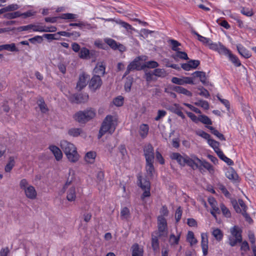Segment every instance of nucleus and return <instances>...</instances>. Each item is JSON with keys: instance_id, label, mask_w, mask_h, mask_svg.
Listing matches in <instances>:
<instances>
[{"instance_id": "2eb2a0df", "label": "nucleus", "mask_w": 256, "mask_h": 256, "mask_svg": "<svg viewBox=\"0 0 256 256\" xmlns=\"http://www.w3.org/2000/svg\"><path fill=\"white\" fill-rule=\"evenodd\" d=\"M105 64L103 62H98L94 68V72L96 76H103L105 72Z\"/></svg>"}, {"instance_id": "6ab92c4d", "label": "nucleus", "mask_w": 256, "mask_h": 256, "mask_svg": "<svg viewBox=\"0 0 256 256\" xmlns=\"http://www.w3.org/2000/svg\"><path fill=\"white\" fill-rule=\"evenodd\" d=\"M226 176L227 178L232 180L234 182H236L238 178V175L232 168H230L226 172Z\"/></svg>"}, {"instance_id": "a19ab883", "label": "nucleus", "mask_w": 256, "mask_h": 256, "mask_svg": "<svg viewBox=\"0 0 256 256\" xmlns=\"http://www.w3.org/2000/svg\"><path fill=\"white\" fill-rule=\"evenodd\" d=\"M187 240L190 243L191 246L196 244L198 242L197 240L194 236V232L189 231L187 236Z\"/></svg>"}, {"instance_id": "72a5a7b5", "label": "nucleus", "mask_w": 256, "mask_h": 256, "mask_svg": "<svg viewBox=\"0 0 256 256\" xmlns=\"http://www.w3.org/2000/svg\"><path fill=\"white\" fill-rule=\"evenodd\" d=\"M175 55H172V56L173 58L176 60L178 58L184 59L186 60H188V58L186 52H180L179 50L176 52Z\"/></svg>"}, {"instance_id": "39448f33", "label": "nucleus", "mask_w": 256, "mask_h": 256, "mask_svg": "<svg viewBox=\"0 0 256 256\" xmlns=\"http://www.w3.org/2000/svg\"><path fill=\"white\" fill-rule=\"evenodd\" d=\"M112 126V116L108 115L104 120L98 134V138L100 139L102 136L108 132Z\"/></svg>"}, {"instance_id": "2f4dec72", "label": "nucleus", "mask_w": 256, "mask_h": 256, "mask_svg": "<svg viewBox=\"0 0 256 256\" xmlns=\"http://www.w3.org/2000/svg\"><path fill=\"white\" fill-rule=\"evenodd\" d=\"M208 202L212 206V209L217 212V214H220V210L217 206V202L215 199L213 197H210L208 198Z\"/></svg>"}, {"instance_id": "f3484780", "label": "nucleus", "mask_w": 256, "mask_h": 256, "mask_svg": "<svg viewBox=\"0 0 256 256\" xmlns=\"http://www.w3.org/2000/svg\"><path fill=\"white\" fill-rule=\"evenodd\" d=\"M230 236L242 240V230L238 226H235L230 228Z\"/></svg>"}, {"instance_id": "e433bc0d", "label": "nucleus", "mask_w": 256, "mask_h": 256, "mask_svg": "<svg viewBox=\"0 0 256 256\" xmlns=\"http://www.w3.org/2000/svg\"><path fill=\"white\" fill-rule=\"evenodd\" d=\"M192 33L198 36V39L199 41L201 42L207 46H208L210 42V40L200 35L198 33L194 30L192 31Z\"/></svg>"}, {"instance_id": "5701e85b", "label": "nucleus", "mask_w": 256, "mask_h": 256, "mask_svg": "<svg viewBox=\"0 0 256 256\" xmlns=\"http://www.w3.org/2000/svg\"><path fill=\"white\" fill-rule=\"evenodd\" d=\"M82 133V130L80 128H72L68 130V134L70 136L78 137Z\"/></svg>"}, {"instance_id": "680f3d73", "label": "nucleus", "mask_w": 256, "mask_h": 256, "mask_svg": "<svg viewBox=\"0 0 256 256\" xmlns=\"http://www.w3.org/2000/svg\"><path fill=\"white\" fill-rule=\"evenodd\" d=\"M208 142V144L214 150L219 148L220 143L210 138Z\"/></svg>"}, {"instance_id": "c85d7f7f", "label": "nucleus", "mask_w": 256, "mask_h": 256, "mask_svg": "<svg viewBox=\"0 0 256 256\" xmlns=\"http://www.w3.org/2000/svg\"><path fill=\"white\" fill-rule=\"evenodd\" d=\"M158 66V64L154 60H150L146 62L144 64L142 65V70L146 68H154Z\"/></svg>"}, {"instance_id": "dca6fc26", "label": "nucleus", "mask_w": 256, "mask_h": 256, "mask_svg": "<svg viewBox=\"0 0 256 256\" xmlns=\"http://www.w3.org/2000/svg\"><path fill=\"white\" fill-rule=\"evenodd\" d=\"M88 94H78L74 96V100H72V102L76 104L85 102L88 101Z\"/></svg>"}, {"instance_id": "7c9ffc66", "label": "nucleus", "mask_w": 256, "mask_h": 256, "mask_svg": "<svg viewBox=\"0 0 256 256\" xmlns=\"http://www.w3.org/2000/svg\"><path fill=\"white\" fill-rule=\"evenodd\" d=\"M237 49L239 53L244 58H248L251 56V54L249 51L246 50L245 48L242 46L241 45L237 46Z\"/></svg>"}, {"instance_id": "0e129e2a", "label": "nucleus", "mask_w": 256, "mask_h": 256, "mask_svg": "<svg viewBox=\"0 0 256 256\" xmlns=\"http://www.w3.org/2000/svg\"><path fill=\"white\" fill-rule=\"evenodd\" d=\"M121 217L124 219H127L130 216V210L127 208H124L122 209L121 212Z\"/></svg>"}, {"instance_id": "338daca9", "label": "nucleus", "mask_w": 256, "mask_h": 256, "mask_svg": "<svg viewBox=\"0 0 256 256\" xmlns=\"http://www.w3.org/2000/svg\"><path fill=\"white\" fill-rule=\"evenodd\" d=\"M216 97L218 98V100L225 106L227 110L229 111L230 110V104L228 100H227L221 98L218 95H217Z\"/></svg>"}, {"instance_id": "774afa93", "label": "nucleus", "mask_w": 256, "mask_h": 256, "mask_svg": "<svg viewBox=\"0 0 256 256\" xmlns=\"http://www.w3.org/2000/svg\"><path fill=\"white\" fill-rule=\"evenodd\" d=\"M194 76L192 77H184L183 78L184 84H195L194 82Z\"/></svg>"}, {"instance_id": "4d7b16f0", "label": "nucleus", "mask_w": 256, "mask_h": 256, "mask_svg": "<svg viewBox=\"0 0 256 256\" xmlns=\"http://www.w3.org/2000/svg\"><path fill=\"white\" fill-rule=\"evenodd\" d=\"M32 30L34 32H45V26L32 24Z\"/></svg>"}, {"instance_id": "1a4fd4ad", "label": "nucleus", "mask_w": 256, "mask_h": 256, "mask_svg": "<svg viewBox=\"0 0 256 256\" xmlns=\"http://www.w3.org/2000/svg\"><path fill=\"white\" fill-rule=\"evenodd\" d=\"M88 79V75L84 73L80 74L76 86L77 90L80 91L84 88L86 86Z\"/></svg>"}, {"instance_id": "6e6d98bb", "label": "nucleus", "mask_w": 256, "mask_h": 256, "mask_svg": "<svg viewBox=\"0 0 256 256\" xmlns=\"http://www.w3.org/2000/svg\"><path fill=\"white\" fill-rule=\"evenodd\" d=\"M180 236H176L174 234H171L170 236L169 242L171 245L177 244L178 243Z\"/></svg>"}, {"instance_id": "052dcab7", "label": "nucleus", "mask_w": 256, "mask_h": 256, "mask_svg": "<svg viewBox=\"0 0 256 256\" xmlns=\"http://www.w3.org/2000/svg\"><path fill=\"white\" fill-rule=\"evenodd\" d=\"M154 76V72H152L148 70L145 71L144 77L147 82H149L152 80Z\"/></svg>"}, {"instance_id": "f257e3e1", "label": "nucleus", "mask_w": 256, "mask_h": 256, "mask_svg": "<svg viewBox=\"0 0 256 256\" xmlns=\"http://www.w3.org/2000/svg\"><path fill=\"white\" fill-rule=\"evenodd\" d=\"M60 146L69 160H78L80 156L74 144L66 140L60 142Z\"/></svg>"}, {"instance_id": "6e6552de", "label": "nucleus", "mask_w": 256, "mask_h": 256, "mask_svg": "<svg viewBox=\"0 0 256 256\" xmlns=\"http://www.w3.org/2000/svg\"><path fill=\"white\" fill-rule=\"evenodd\" d=\"M102 84V81L100 76L94 75L90 80L89 87L91 90L95 91L100 87Z\"/></svg>"}, {"instance_id": "7ed1b4c3", "label": "nucleus", "mask_w": 256, "mask_h": 256, "mask_svg": "<svg viewBox=\"0 0 256 256\" xmlns=\"http://www.w3.org/2000/svg\"><path fill=\"white\" fill-rule=\"evenodd\" d=\"M138 185L144 191L142 195L141 198L144 200V198L149 197L150 196V184L148 180L143 178L140 175L138 176Z\"/></svg>"}, {"instance_id": "4be33fe9", "label": "nucleus", "mask_w": 256, "mask_h": 256, "mask_svg": "<svg viewBox=\"0 0 256 256\" xmlns=\"http://www.w3.org/2000/svg\"><path fill=\"white\" fill-rule=\"evenodd\" d=\"M176 162L182 166L187 165L194 170L196 169L198 166V164L196 163V161H176Z\"/></svg>"}, {"instance_id": "864d4df0", "label": "nucleus", "mask_w": 256, "mask_h": 256, "mask_svg": "<svg viewBox=\"0 0 256 256\" xmlns=\"http://www.w3.org/2000/svg\"><path fill=\"white\" fill-rule=\"evenodd\" d=\"M94 45L99 48H102L104 50H107L108 49V46L106 45V44L102 42V40H95Z\"/></svg>"}, {"instance_id": "0eeeda50", "label": "nucleus", "mask_w": 256, "mask_h": 256, "mask_svg": "<svg viewBox=\"0 0 256 256\" xmlns=\"http://www.w3.org/2000/svg\"><path fill=\"white\" fill-rule=\"evenodd\" d=\"M212 50L217 51L220 54L226 55L229 52V50L220 43H213L210 42L208 46Z\"/></svg>"}, {"instance_id": "bf43d9fd", "label": "nucleus", "mask_w": 256, "mask_h": 256, "mask_svg": "<svg viewBox=\"0 0 256 256\" xmlns=\"http://www.w3.org/2000/svg\"><path fill=\"white\" fill-rule=\"evenodd\" d=\"M198 89L200 91V92L199 93L200 96H204L206 98H208L210 96L209 92L204 87H199L198 88Z\"/></svg>"}, {"instance_id": "412c9836", "label": "nucleus", "mask_w": 256, "mask_h": 256, "mask_svg": "<svg viewBox=\"0 0 256 256\" xmlns=\"http://www.w3.org/2000/svg\"><path fill=\"white\" fill-rule=\"evenodd\" d=\"M132 256H143V249L137 244H134L132 247Z\"/></svg>"}, {"instance_id": "c9c22d12", "label": "nucleus", "mask_w": 256, "mask_h": 256, "mask_svg": "<svg viewBox=\"0 0 256 256\" xmlns=\"http://www.w3.org/2000/svg\"><path fill=\"white\" fill-rule=\"evenodd\" d=\"M113 50H118L120 52H122L126 50V47L122 44L117 42L113 40Z\"/></svg>"}, {"instance_id": "423d86ee", "label": "nucleus", "mask_w": 256, "mask_h": 256, "mask_svg": "<svg viewBox=\"0 0 256 256\" xmlns=\"http://www.w3.org/2000/svg\"><path fill=\"white\" fill-rule=\"evenodd\" d=\"M140 56L136 57L127 66L126 71L124 72V76L128 74L132 71L142 70V65L140 64Z\"/></svg>"}, {"instance_id": "393cba45", "label": "nucleus", "mask_w": 256, "mask_h": 256, "mask_svg": "<svg viewBox=\"0 0 256 256\" xmlns=\"http://www.w3.org/2000/svg\"><path fill=\"white\" fill-rule=\"evenodd\" d=\"M76 188L74 187L70 188L68 191L66 198L68 201H74L76 200Z\"/></svg>"}, {"instance_id": "69168bd1", "label": "nucleus", "mask_w": 256, "mask_h": 256, "mask_svg": "<svg viewBox=\"0 0 256 256\" xmlns=\"http://www.w3.org/2000/svg\"><path fill=\"white\" fill-rule=\"evenodd\" d=\"M170 158L174 160H188L186 158H187L184 157L183 156H181L178 153H174L172 154Z\"/></svg>"}, {"instance_id": "b1692460", "label": "nucleus", "mask_w": 256, "mask_h": 256, "mask_svg": "<svg viewBox=\"0 0 256 256\" xmlns=\"http://www.w3.org/2000/svg\"><path fill=\"white\" fill-rule=\"evenodd\" d=\"M212 235L218 241H220L223 238V233L222 230L218 228H212Z\"/></svg>"}, {"instance_id": "20e7f679", "label": "nucleus", "mask_w": 256, "mask_h": 256, "mask_svg": "<svg viewBox=\"0 0 256 256\" xmlns=\"http://www.w3.org/2000/svg\"><path fill=\"white\" fill-rule=\"evenodd\" d=\"M158 228L160 237H166L168 234L167 222L166 218L162 216L158 217Z\"/></svg>"}, {"instance_id": "49530a36", "label": "nucleus", "mask_w": 256, "mask_h": 256, "mask_svg": "<svg viewBox=\"0 0 256 256\" xmlns=\"http://www.w3.org/2000/svg\"><path fill=\"white\" fill-rule=\"evenodd\" d=\"M124 98L121 96H119L113 100V104L116 106H122L124 104Z\"/></svg>"}, {"instance_id": "cd10ccee", "label": "nucleus", "mask_w": 256, "mask_h": 256, "mask_svg": "<svg viewBox=\"0 0 256 256\" xmlns=\"http://www.w3.org/2000/svg\"><path fill=\"white\" fill-rule=\"evenodd\" d=\"M2 50H4L10 52H18V50L14 43L1 45Z\"/></svg>"}, {"instance_id": "13d9d810", "label": "nucleus", "mask_w": 256, "mask_h": 256, "mask_svg": "<svg viewBox=\"0 0 256 256\" xmlns=\"http://www.w3.org/2000/svg\"><path fill=\"white\" fill-rule=\"evenodd\" d=\"M36 14V12L34 11L33 10H30L24 13H21L20 12V16H22L24 18L28 17L34 16Z\"/></svg>"}, {"instance_id": "f8f14e48", "label": "nucleus", "mask_w": 256, "mask_h": 256, "mask_svg": "<svg viewBox=\"0 0 256 256\" xmlns=\"http://www.w3.org/2000/svg\"><path fill=\"white\" fill-rule=\"evenodd\" d=\"M24 190V191L25 194L28 198L32 200H34L36 198L37 193L33 186H28V187H27Z\"/></svg>"}, {"instance_id": "c03bdc74", "label": "nucleus", "mask_w": 256, "mask_h": 256, "mask_svg": "<svg viewBox=\"0 0 256 256\" xmlns=\"http://www.w3.org/2000/svg\"><path fill=\"white\" fill-rule=\"evenodd\" d=\"M152 246L154 251H157L159 248V242L156 236L152 235Z\"/></svg>"}, {"instance_id": "f704fd0d", "label": "nucleus", "mask_w": 256, "mask_h": 256, "mask_svg": "<svg viewBox=\"0 0 256 256\" xmlns=\"http://www.w3.org/2000/svg\"><path fill=\"white\" fill-rule=\"evenodd\" d=\"M148 130H149L148 126L147 124H142L140 126V132H139L140 136L143 138H145L148 134Z\"/></svg>"}, {"instance_id": "473e14b6", "label": "nucleus", "mask_w": 256, "mask_h": 256, "mask_svg": "<svg viewBox=\"0 0 256 256\" xmlns=\"http://www.w3.org/2000/svg\"><path fill=\"white\" fill-rule=\"evenodd\" d=\"M174 90L176 92L179 94H182L188 96H192V93L190 91L182 86H176L174 88Z\"/></svg>"}, {"instance_id": "f03ea898", "label": "nucleus", "mask_w": 256, "mask_h": 256, "mask_svg": "<svg viewBox=\"0 0 256 256\" xmlns=\"http://www.w3.org/2000/svg\"><path fill=\"white\" fill-rule=\"evenodd\" d=\"M96 115V110L92 108H89L76 112L73 118L76 122L80 124H86L94 118Z\"/></svg>"}, {"instance_id": "4468645a", "label": "nucleus", "mask_w": 256, "mask_h": 256, "mask_svg": "<svg viewBox=\"0 0 256 256\" xmlns=\"http://www.w3.org/2000/svg\"><path fill=\"white\" fill-rule=\"evenodd\" d=\"M48 148L53 154L56 160H60L62 158V152L58 146L54 145H50L48 147Z\"/></svg>"}, {"instance_id": "79ce46f5", "label": "nucleus", "mask_w": 256, "mask_h": 256, "mask_svg": "<svg viewBox=\"0 0 256 256\" xmlns=\"http://www.w3.org/2000/svg\"><path fill=\"white\" fill-rule=\"evenodd\" d=\"M226 55L228 56L230 60L236 66H240L241 64L238 58L231 54L230 50L228 54Z\"/></svg>"}, {"instance_id": "37998d69", "label": "nucleus", "mask_w": 256, "mask_h": 256, "mask_svg": "<svg viewBox=\"0 0 256 256\" xmlns=\"http://www.w3.org/2000/svg\"><path fill=\"white\" fill-rule=\"evenodd\" d=\"M132 82L133 78L132 77L128 76L126 78V82L124 84V89L126 92H130Z\"/></svg>"}, {"instance_id": "9d476101", "label": "nucleus", "mask_w": 256, "mask_h": 256, "mask_svg": "<svg viewBox=\"0 0 256 256\" xmlns=\"http://www.w3.org/2000/svg\"><path fill=\"white\" fill-rule=\"evenodd\" d=\"M144 150L146 160H152L154 158V148L150 144L146 145Z\"/></svg>"}, {"instance_id": "09e8293b", "label": "nucleus", "mask_w": 256, "mask_h": 256, "mask_svg": "<svg viewBox=\"0 0 256 256\" xmlns=\"http://www.w3.org/2000/svg\"><path fill=\"white\" fill-rule=\"evenodd\" d=\"M59 18L64 20H74L77 18V15L71 13H66L62 14Z\"/></svg>"}, {"instance_id": "9b49d317", "label": "nucleus", "mask_w": 256, "mask_h": 256, "mask_svg": "<svg viewBox=\"0 0 256 256\" xmlns=\"http://www.w3.org/2000/svg\"><path fill=\"white\" fill-rule=\"evenodd\" d=\"M201 246L203 254L204 256H206L208 252V238L207 234L205 233H202L201 234Z\"/></svg>"}, {"instance_id": "a878e982", "label": "nucleus", "mask_w": 256, "mask_h": 256, "mask_svg": "<svg viewBox=\"0 0 256 256\" xmlns=\"http://www.w3.org/2000/svg\"><path fill=\"white\" fill-rule=\"evenodd\" d=\"M154 76L157 77L164 78L168 75V73L163 68H156L154 70Z\"/></svg>"}, {"instance_id": "5fc2aeb1", "label": "nucleus", "mask_w": 256, "mask_h": 256, "mask_svg": "<svg viewBox=\"0 0 256 256\" xmlns=\"http://www.w3.org/2000/svg\"><path fill=\"white\" fill-rule=\"evenodd\" d=\"M220 209L222 211L223 214L225 216H226L227 218L230 217L231 214H230V211L227 208H226V206L223 204H220Z\"/></svg>"}, {"instance_id": "e2e57ef3", "label": "nucleus", "mask_w": 256, "mask_h": 256, "mask_svg": "<svg viewBox=\"0 0 256 256\" xmlns=\"http://www.w3.org/2000/svg\"><path fill=\"white\" fill-rule=\"evenodd\" d=\"M170 44L172 45V49L174 51H178L180 48H178V46H180V44L176 40H170Z\"/></svg>"}, {"instance_id": "a18cd8bd", "label": "nucleus", "mask_w": 256, "mask_h": 256, "mask_svg": "<svg viewBox=\"0 0 256 256\" xmlns=\"http://www.w3.org/2000/svg\"><path fill=\"white\" fill-rule=\"evenodd\" d=\"M198 121L204 124H212V122L210 119L205 115H200L198 116Z\"/></svg>"}, {"instance_id": "de8ad7c7", "label": "nucleus", "mask_w": 256, "mask_h": 256, "mask_svg": "<svg viewBox=\"0 0 256 256\" xmlns=\"http://www.w3.org/2000/svg\"><path fill=\"white\" fill-rule=\"evenodd\" d=\"M4 18L7 19H12L20 16V12H13L7 13L4 14Z\"/></svg>"}, {"instance_id": "8fccbe9b", "label": "nucleus", "mask_w": 256, "mask_h": 256, "mask_svg": "<svg viewBox=\"0 0 256 256\" xmlns=\"http://www.w3.org/2000/svg\"><path fill=\"white\" fill-rule=\"evenodd\" d=\"M90 54L89 50L86 48H82L79 53V56L81 58H86Z\"/></svg>"}, {"instance_id": "58836bf2", "label": "nucleus", "mask_w": 256, "mask_h": 256, "mask_svg": "<svg viewBox=\"0 0 256 256\" xmlns=\"http://www.w3.org/2000/svg\"><path fill=\"white\" fill-rule=\"evenodd\" d=\"M196 162L198 164V166L197 168H199L200 170L202 169V167L209 170L212 168V166L206 161H197V162Z\"/></svg>"}, {"instance_id": "4c0bfd02", "label": "nucleus", "mask_w": 256, "mask_h": 256, "mask_svg": "<svg viewBox=\"0 0 256 256\" xmlns=\"http://www.w3.org/2000/svg\"><path fill=\"white\" fill-rule=\"evenodd\" d=\"M146 170L149 176H152L154 172V168L152 161H146Z\"/></svg>"}, {"instance_id": "ddd939ff", "label": "nucleus", "mask_w": 256, "mask_h": 256, "mask_svg": "<svg viewBox=\"0 0 256 256\" xmlns=\"http://www.w3.org/2000/svg\"><path fill=\"white\" fill-rule=\"evenodd\" d=\"M113 22H115L117 24H120L122 27L126 30L130 34H132V32L134 30V28H133L130 24L122 20H121L113 18Z\"/></svg>"}, {"instance_id": "c756f323", "label": "nucleus", "mask_w": 256, "mask_h": 256, "mask_svg": "<svg viewBox=\"0 0 256 256\" xmlns=\"http://www.w3.org/2000/svg\"><path fill=\"white\" fill-rule=\"evenodd\" d=\"M124 4L118 1L114 0L113 2V8L118 12L122 13L124 11Z\"/></svg>"}, {"instance_id": "ea45409f", "label": "nucleus", "mask_w": 256, "mask_h": 256, "mask_svg": "<svg viewBox=\"0 0 256 256\" xmlns=\"http://www.w3.org/2000/svg\"><path fill=\"white\" fill-rule=\"evenodd\" d=\"M19 8L20 6L17 4H12L1 9L2 12L4 13L7 12L17 10Z\"/></svg>"}, {"instance_id": "a211bd4d", "label": "nucleus", "mask_w": 256, "mask_h": 256, "mask_svg": "<svg viewBox=\"0 0 256 256\" xmlns=\"http://www.w3.org/2000/svg\"><path fill=\"white\" fill-rule=\"evenodd\" d=\"M192 75L194 76V78L196 77L199 78L202 84L205 85L208 84L207 78L204 72L202 71H196L192 73Z\"/></svg>"}, {"instance_id": "aec40b11", "label": "nucleus", "mask_w": 256, "mask_h": 256, "mask_svg": "<svg viewBox=\"0 0 256 256\" xmlns=\"http://www.w3.org/2000/svg\"><path fill=\"white\" fill-rule=\"evenodd\" d=\"M169 109L171 112L180 116L182 118L184 119L185 118L184 115L182 112V108L179 106L178 104H174Z\"/></svg>"}, {"instance_id": "603ef678", "label": "nucleus", "mask_w": 256, "mask_h": 256, "mask_svg": "<svg viewBox=\"0 0 256 256\" xmlns=\"http://www.w3.org/2000/svg\"><path fill=\"white\" fill-rule=\"evenodd\" d=\"M242 240H240V238H237L233 236H228V244L232 246H235L238 243L242 242Z\"/></svg>"}, {"instance_id": "bb28decb", "label": "nucleus", "mask_w": 256, "mask_h": 256, "mask_svg": "<svg viewBox=\"0 0 256 256\" xmlns=\"http://www.w3.org/2000/svg\"><path fill=\"white\" fill-rule=\"evenodd\" d=\"M37 104L42 112L46 113L48 111V109L47 108L43 98H40L38 100Z\"/></svg>"}, {"instance_id": "3c124183", "label": "nucleus", "mask_w": 256, "mask_h": 256, "mask_svg": "<svg viewBox=\"0 0 256 256\" xmlns=\"http://www.w3.org/2000/svg\"><path fill=\"white\" fill-rule=\"evenodd\" d=\"M194 104L200 106L205 110H208L209 108V104L205 100H198V102H194Z\"/></svg>"}]
</instances>
